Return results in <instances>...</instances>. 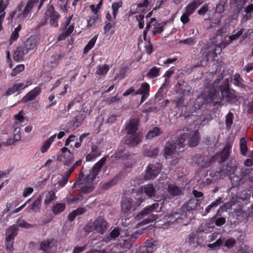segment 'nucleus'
<instances>
[{
  "label": "nucleus",
  "instance_id": "f257e3e1",
  "mask_svg": "<svg viewBox=\"0 0 253 253\" xmlns=\"http://www.w3.org/2000/svg\"><path fill=\"white\" fill-rule=\"evenodd\" d=\"M222 77H219L211 85V89L207 94L204 96L206 103L212 106L219 105L222 100L227 102H232L237 100L234 91H231L229 88L228 79L225 80L224 84L218 85Z\"/></svg>",
  "mask_w": 253,
  "mask_h": 253
},
{
  "label": "nucleus",
  "instance_id": "f03ea898",
  "mask_svg": "<svg viewBox=\"0 0 253 253\" xmlns=\"http://www.w3.org/2000/svg\"><path fill=\"white\" fill-rule=\"evenodd\" d=\"M108 156L102 158L93 167L91 171L84 178H83L84 174L81 172L77 179L74 184L72 189H75L80 187L83 193L84 194L89 193L92 192L94 186L92 181L95 179L96 176L100 170L101 168L105 163Z\"/></svg>",
  "mask_w": 253,
  "mask_h": 253
},
{
  "label": "nucleus",
  "instance_id": "7ed1b4c3",
  "mask_svg": "<svg viewBox=\"0 0 253 253\" xmlns=\"http://www.w3.org/2000/svg\"><path fill=\"white\" fill-rule=\"evenodd\" d=\"M161 211L162 207H148L137 214L135 218L137 220L143 219L139 224L144 225L158 219L159 215L157 213Z\"/></svg>",
  "mask_w": 253,
  "mask_h": 253
},
{
  "label": "nucleus",
  "instance_id": "20e7f679",
  "mask_svg": "<svg viewBox=\"0 0 253 253\" xmlns=\"http://www.w3.org/2000/svg\"><path fill=\"white\" fill-rule=\"evenodd\" d=\"M45 14L46 17H49V23L51 27H57L58 26V20L60 17V15L57 11H55L52 5L48 7Z\"/></svg>",
  "mask_w": 253,
  "mask_h": 253
},
{
  "label": "nucleus",
  "instance_id": "39448f33",
  "mask_svg": "<svg viewBox=\"0 0 253 253\" xmlns=\"http://www.w3.org/2000/svg\"><path fill=\"white\" fill-rule=\"evenodd\" d=\"M161 167L160 163L149 165L146 169V174L144 176L145 179L150 180L155 178L160 173Z\"/></svg>",
  "mask_w": 253,
  "mask_h": 253
},
{
  "label": "nucleus",
  "instance_id": "423d86ee",
  "mask_svg": "<svg viewBox=\"0 0 253 253\" xmlns=\"http://www.w3.org/2000/svg\"><path fill=\"white\" fill-rule=\"evenodd\" d=\"M238 167V164L235 160H231L226 166V168L224 170L217 171L216 175H220V176H224L226 174L231 175L234 174V172L237 169Z\"/></svg>",
  "mask_w": 253,
  "mask_h": 253
},
{
  "label": "nucleus",
  "instance_id": "0eeeda50",
  "mask_svg": "<svg viewBox=\"0 0 253 253\" xmlns=\"http://www.w3.org/2000/svg\"><path fill=\"white\" fill-rule=\"evenodd\" d=\"M231 148V144L227 143L221 152L217 153L211 158V161L218 160L219 162H222L225 161L228 157Z\"/></svg>",
  "mask_w": 253,
  "mask_h": 253
},
{
  "label": "nucleus",
  "instance_id": "6e6552de",
  "mask_svg": "<svg viewBox=\"0 0 253 253\" xmlns=\"http://www.w3.org/2000/svg\"><path fill=\"white\" fill-rule=\"evenodd\" d=\"M129 134V136L125 137V143L126 145L130 147H135L141 141L143 136L141 133Z\"/></svg>",
  "mask_w": 253,
  "mask_h": 253
},
{
  "label": "nucleus",
  "instance_id": "1a4fd4ad",
  "mask_svg": "<svg viewBox=\"0 0 253 253\" xmlns=\"http://www.w3.org/2000/svg\"><path fill=\"white\" fill-rule=\"evenodd\" d=\"M39 43V39L37 37L31 36L29 38L24 42L23 46L25 52L28 53L30 52L35 50L37 49Z\"/></svg>",
  "mask_w": 253,
  "mask_h": 253
},
{
  "label": "nucleus",
  "instance_id": "9d476101",
  "mask_svg": "<svg viewBox=\"0 0 253 253\" xmlns=\"http://www.w3.org/2000/svg\"><path fill=\"white\" fill-rule=\"evenodd\" d=\"M93 224L94 229L102 234L104 233L107 227V222L101 216L97 217Z\"/></svg>",
  "mask_w": 253,
  "mask_h": 253
},
{
  "label": "nucleus",
  "instance_id": "9b49d317",
  "mask_svg": "<svg viewBox=\"0 0 253 253\" xmlns=\"http://www.w3.org/2000/svg\"><path fill=\"white\" fill-rule=\"evenodd\" d=\"M138 126L139 120L138 119H132L126 124L125 131L128 134L136 133L138 130Z\"/></svg>",
  "mask_w": 253,
  "mask_h": 253
},
{
  "label": "nucleus",
  "instance_id": "f8f14e48",
  "mask_svg": "<svg viewBox=\"0 0 253 253\" xmlns=\"http://www.w3.org/2000/svg\"><path fill=\"white\" fill-rule=\"evenodd\" d=\"M210 56H211L213 58L217 56L216 48L211 49L208 52H204L202 54L203 59L200 62H198L196 67L206 66L209 61V57Z\"/></svg>",
  "mask_w": 253,
  "mask_h": 253
},
{
  "label": "nucleus",
  "instance_id": "ddd939ff",
  "mask_svg": "<svg viewBox=\"0 0 253 253\" xmlns=\"http://www.w3.org/2000/svg\"><path fill=\"white\" fill-rule=\"evenodd\" d=\"M39 0H29L25 6L23 11L19 15L20 18H26L32 10L35 4L39 2Z\"/></svg>",
  "mask_w": 253,
  "mask_h": 253
},
{
  "label": "nucleus",
  "instance_id": "4468645a",
  "mask_svg": "<svg viewBox=\"0 0 253 253\" xmlns=\"http://www.w3.org/2000/svg\"><path fill=\"white\" fill-rule=\"evenodd\" d=\"M176 86L178 89V91L179 93L183 94H188L190 93L191 87L184 81L182 80H178Z\"/></svg>",
  "mask_w": 253,
  "mask_h": 253
},
{
  "label": "nucleus",
  "instance_id": "2eb2a0df",
  "mask_svg": "<svg viewBox=\"0 0 253 253\" xmlns=\"http://www.w3.org/2000/svg\"><path fill=\"white\" fill-rule=\"evenodd\" d=\"M209 162L208 160L205 161V158L199 154L195 155L193 158V162L201 168L209 166L210 163L212 161H211V159H209Z\"/></svg>",
  "mask_w": 253,
  "mask_h": 253
},
{
  "label": "nucleus",
  "instance_id": "dca6fc26",
  "mask_svg": "<svg viewBox=\"0 0 253 253\" xmlns=\"http://www.w3.org/2000/svg\"><path fill=\"white\" fill-rule=\"evenodd\" d=\"M51 240H46L42 241L40 245V249L43 251L44 253H55V248L52 246Z\"/></svg>",
  "mask_w": 253,
  "mask_h": 253
},
{
  "label": "nucleus",
  "instance_id": "f3484780",
  "mask_svg": "<svg viewBox=\"0 0 253 253\" xmlns=\"http://www.w3.org/2000/svg\"><path fill=\"white\" fill-rule=\"evenodd\" d=\"M204 1V0H193L191 3H189L185 8V12L188 14H192L196 9Z\"/></svg>",
  "mask_w": 253,
  "mask_h": 253
},
{
  "label": "nucleus",
  "instance_id": "a211bd4d",
  "mask_svg": "<svg viewBox=\"0 0 253 253\" xmlns=\"http://www.w3.org/2000/svg\"><path fill=\"white\" fill-rule=\"evenodd\" d=\"M176 145L173 142H168L167 143L165 148V153L166 156V159H168L169 156H171L176 152Z\"/></svg>",
  "mask_w": 253,
  "mask_h": 253
},
{
  "label": "nucleus",
  "instance_id": "6ab92c4d",
  "mask_svg": "<svg viewBox=\"0 0 253 253\" xmlns=\"http://www.w3.org/2000/svg\"><path fill=\"white\" fill-rule=\"evenodd\" d=\"M41 92V88L39 86L36 87L34 89L29 92L24 97L25 101H29L34 100Z\"/></svg>",
  "mask_w": 253,
  "mask_h": 253
},
{
  "label": "nucleus",
  "instance_id": "aec40b11",
  "mask_svg": "<svg viewBox=\"0 0 253 253\" xmlns=\"http://www.w3.org/2000/svg\"><path fill=\"white\" fill-rule=\"evenodd\" d=\"M120 234V230L119 228H111L110 229V233L109 235L105 237L102 241L105 242H109L112 240L115 239Z\"/></svg>",
  "mask_w": 253,
  "mask_h": 253
},
{
  "label": "nucleus",
  "instance_id": "412c9836",
  "mask_svg": "<svg viewBox=\"0 0 253 253\" xmlns=\"http://www.w3.org/2000/svg\"><path fill=\"white\" fill-rule=\"evenodd\" d=\"M23 47H18L14 51L13 58L16 61H21L23 60L24 55L27 54Z\"/></svg>",
  "mask_w": 253,
  "mask_h": 253
},
{
  "label": "nucleus",
  "instance_id": "4be33fe9",
  "mask_svg": "<svg viewBox=\"0 0 253 253\" xmlns=\"http://www.w3.org/2000/svg\"><path fill=\"white\" fill-rule=\"evenodd\" d=\"M86 211L87 209L85 208L82 207H78L69 214L68 218L69 220L73 221L76 216L84 214Z\"/></svg>",
  "mask_w": 253,
  "mask_h": 253
},
{
  "label": "nucleus",
  "instance_id": "5701e85b",
  "mask_svg": "<svg viewBox=\"0 0 253 253\" xmlns=\"http://www.w3.org/2000/svg\"><path fill=\"white\" fill-rule=\"evenodd\" d=\"M17 230L16 225H12L9 227L6 231L5 239L13 240L17 234Z\"/></svg>",
  "mask_w": 253,
  "mask_h": 253
},
{
  "label": "nucleus",
  "instance_id": "b1692460",
  "mask_svg": "<svg viewBox=\"0 0 253 253\" xmlns=\"http://www.w3.org/2000/svg\"><path fill=\"white\" fill-rule=\"evenodd\" d=\"M8 4V0L6 1L5 2H4L3 0H0V31L1 29L2 22L3 20L5 15L4 10L6 8Z\"/></svg>",
  "mask_w": 253,
  "mask_h": 253
},
{
  "label": "nucleus",
  "instance_id": "393cba45",
  "mask_svg": "<svg viewBox=\"0 0 253 253\" xmlns=\"http://www.w3.org/2000/svg\"><path fill=\"white\" fill-rule=\"evenodd\" d=\"M200 140V135L198 130H196L188 140L189 145L191 147L196 146Z\"/></svg>",
  "mask_w": 253,
  "mask_h": 253
},
{
  "label": "nucleus",
  "instance_id": "a878e982",
  "mask_svg": "<svg viewBox=\"0 0 253 253\" xmlns=\"http://www.w3.org/2000/svg\"><path fill=\"white\" fill-rule=\"evenodd\" d=\"M163 131L158 127H154L152 130L148 131L146 135V138L151 139L153 138L158 136L162 134Z\"/></svg>",
  "mask_w": 253,
  "mask_h": 253
},
{
  "label": "nucleus",
  "instance_id": "bb28decb",
  "mask_svg": "<svg viewBox=\"0 0 253 253\" xmlns=\"http://www.w3.org/2000/svg\"><path fill=\"white\" fill-rule=\"evenodd\" d=\"M232 80H233V84L240 87L246 88V85L243 83V79L241 78L239 74H235L233 76Z\"/></svg>",
  "mask_w": 253,
  "mask_h": 253
},
{
  "label": "nucleus",
  "instance_id": "cd10ccee",
  "mask_svg": "<svg viewBox=\"0 0 253 253\" xmlns=\"http://www.w3.org/2000/svg\"><path fill=\"white\" fill-rule=\"evenodd\" d=\"M169 193L173 196L180 195L181 193V190L175 185L169 184L168 187Z\"/></svg>",
  "mask_w": 253,
  "mask_h": 253
},
{
  "label": "nucleus",
  "instance_id": "c85d7f7f",
  "mask_svg": "<svg viewBox=\"0 0 253 253\" xmlns=\"http://www.w3.org/2000/svg\"><path fill=\"white\" fill-rule=\"evenodd\" d=\"M142 190L144 191V193L148 196L151 197L155 194V189L152 184H147L144 185L142 188Z\"/></svg>",
  "mask_w": 253,
  "mask_h": 253
},
{
  "label": "nucleus",
  "instance_id": "c756f323",
  "mask_svg": "<svg viewBox=\"0 0 253 253\" xmlns=\"http://www.w3.org/2000/svg\"><path fill=\"white\" fill-rule=\"evenodd\" d=\"M20 124L19 123L16 122L13 124V127L14 128V139L16 141L21 139V132H20Z\"/></svg>",
  "mask_w": 253,
  "mask_h": 253
},
{
  "label": "nucleus",
  "instance_id": "7c9ffc66",
  "mask_svg": "<svg viewBox=\"0 0 253 253\" xmlns=\"http://www.w3.org/2000/svg\"><path fill=\"white\" fill-rule=\"evenodd\" d=\"M159 149L157 147H150L144 151V155L147 157H152L158 154Z\"/></svg>",
  "mask_w": 253,
  "mask_h": 253
},
{
  "label": "nucleus",
  "instance_id": "2f4dec72",
  "mask_svg": "<svg viewBox=\"0 0 253 253\" xmlns=\"http://www.w3.org/2000/svg\"><path fill=\"white\" fill-rule=\"evenodd\" d=\"M56 136V134H54L49 138L46 141L44 142L42 146L41 147V151L42 153L45 152L47 149L49 148L51 143L54 141V139Z\"/></svg>",
  "mask_w": 253,
  "mask_h": 253
},
{
  "label": "nucleus",
  "instance_id": "473e14b6",
  "mask_svg": "<svg viewBox=\"0 0 253 253\" xmlns=\"http://www.w3.org/2000/svg\"><path fill=\"white\" fill-rule=\"evenodd\" d=\"M246 14L244 15L243 19L245 21L252 18L251 13L253 12V3L249 4L245 8Z\"/></svg>",
  "mask_w": 253,
  "mask_h": 253
},
{
  "label": "nucleus",
  "instance_id": "72a5a7b5",
  "mask_svg": "<svg viewBox=\"0 0 253 253\" xmlns=\"http://www.w3.org/2000/svg\"><path fill=\"white\" fill-rule=\"evenodd\" d=\"M82 197L81 195H78L76 197L73 196L72 194H69L66 198L67 204H77V201L82 200Z\"/></svg>",
  "mask_w": 253,
  "mask_h": 253
},
{
  "label": "nucleus",
  "instance_id": "f704fd0d",
  "mask_svg": "<svg viewBox=\"0 0 253 253\" xmlns=\"http://www.w3.org/2000/svg\"><path fill=\"white\" fill-rule=\"evenodd\" d=\"M251 169H248L246 168H242L240 171V176L242 181H244V183L250 180V175Z\"/></svg>",
  "mask_w": 253,
  "mask_h": 253
},
{
  "label": "nucleus",
  "instance_id": "c9c22d12",
  "mask_svg": "<svg viewBox=\"0 0 253 253\" xmlns=\"http://www.w3.org/2000/svg\"><path fill=\"white\" fill-rule=\"evenodd\" d=\"M56 197L55 192L53 191H49L45 195L44 204L46 205L50 204L52 201L56 200Z\"/></svg>",
  "mask_w": 253,
  "mask_h": 253
},
{
  "label": "nucleus",
  "instance_id": "e433bc0d",
  "mask_svg": "<svg viewBox=\"0 0 253 253\" xmlns=\"http://www.w3.org/2000/svg\"><path fill=\"white\" fill-rule=\"evenodd\" d=\"M165 24L164 23H160L156 22L154 24V28L153 29V30L152 31L153 36H154L157 34L161 33L164 30L163 28L165 26Z\"/></svg>",
  "mask_w": 253,
  "mask_h": 253
},
{
  "label": "nucleus",
  "instance_id": "4c0bfd02",
  "mask_svg": "<svg viewBox=\"0 0 253 253\" xmlns=\"http://www.w3.org/2000/svg\"><path fill=\"white\" fill-rule=\"evenodd\" d=\"M149 91V85L147 83H143L140 87L136 90L135 94H148Z\"/></svg>",
  "mask_w": 253,
  "mask_h": 253
},
{
  "label": "nucleus",
  "instance_id": "58836bf2",
  "mask_svg": "<svg viewBox=\"0 0 253 253\" xmlns=\"http://www.w3.org/2000/svg\"><path fill=\"white\" fill-rule=\"evenodd\" d=\"M229 177L233 186H237L244 183V181L241 178L240 175L239 176H236L232 174L229 175Z\"/></svg>",
  "mask_w": 253,
  "mask_h": 253
},
{
  "label": "nucleus",
  "instance_id": "ea45409f",
  "mask_svg": "<svg viewBox=\"0 0 253 253\" xmlns=\"http://www.w3.org/2000/svg\"><path fill=\"white\" fill-rule=\"evenodd\" d=\"M109 70V67L106 64L99 65L97 67L96 73L100 76L104 75L108 72Z\"/></svg>",
  "mask_w": 253,
  "mask_h": 253
},
{
  "label": "nucleus",
  "instance_id": "a19ab883",
  "mask_svg": "<svg viewBox=\"0 0 253 253\" xmlns=\"http://www.w3.org/2000/svg\"><path fill=\"white\" fill-rule=\"evenodd\" d=\"M160 69L156 67H153L150 69L148 72L147 76L150 78L157 77L159 75Z\"/></svg>",
  "mask_w": 253,
  "mask_h": 253
},
{
  "label": "nucleus",
  "instance_id": "79ce46f5",
  "mask_svg": "<svg viewBox=\"0 0 253 253\" xmlns=\"http://www.w3.org/2000/svg\"><path fill=\"white\" fill-rule=\"evenodd\" d=\"M240 151L243 155H246L248 150L247 142L244 138H242L240 141Z\"/></svg>",
  "mask_w": 253,
  "mask_h": 253
},
{
  "label": "nucleus",
  "instance_id": "37998d69",
  "mask_svg": "<svg viewBox=\"0 0 253 253\" xmlns=\"http://www.w3.org/2000/svg\"><path fill=\"white\" fill-rule=\"evenodd\" d=\"M120 244H122L123 247L125 248H129L131 245L130 237L128 235H126V236L124 237H121Z\"/></svg>",
  "mask_w": 253,
  "mask_h": 253
},
{
  "label": "nucleus",
  "instance_id": "c03bdc74",
  "mask_svg": "<svg viewBox=\"0 0 253 253\" xmlns=\"http://www.w3.org/2000/svg\"><path fill=\"white\" fill-rule=\"evenodd\" d=\"M97 38L96 37H94L92 38L87 44L85 46L84 49V54L87 53L89 50H90L92 47L94 46V44L96 42Z\"/></svg>",
  "mask_w": 253,
  "mask_h": 253
},
{
  "label": "nucleus",
  "instance_id": "a18cd8bd",
  "mask_svg": "<svg viewBox=\"0 0 253 253\" xmlns=\"http://www.w3.org/2000/svg\"><path fill=\"white\" fill-rule=\"evenodd\" d=\"M156 250V244L154 242H148L146 243L145 253H153Z\"/></svg>",
  "mask_w": 253,
  "mask_h": 253
},
{
  "label": "nucleus",
  "instance_id": "49530a36",
  "mask_svg": "<svg viewBox=\"0 0 253 253\" xmlns=\"http://www.w3.org/2000/svg\"><path fill=\"white\" fill-rule=\"evenodd\" d=\"M184 98L183 96L172 101V103L175 105V107L180 108L184 106Z\"/></svg>",
  "mask_w": 253,
  "mask_h": 253
},
{
  "label": "nucleus",
  "instance_id": "de8ad7c7",
  "mask_svg": "<svg viewBox=\"0 0 253 253\" xmlns=\"http://www.w3.org/2000/svg\"><path fill=\"white\" fill-rule=\"evenodd\" d=\"M196 42V39L195 38H189L179 42V43L187 44L188 45H193Z\"/></svg>",
  "mask_w": 253,
  "mask_h": 253
},
{
  "label": "nucleus",
  "instance_id": "09e8293b",
  "mask_svg": "<svg viewBox=\"0 0 253 253\" xmlns=\"http://www.w3.org/2000/svg\"><path fill=\"white\" fill-rule=\"evenodd\" d=\"M195 234L194 233H191L188 236L187 240V241L191 245H193L194 246H197L199 244L198 243V241L195 240Z\"/></svg>",
  "mask_w": 253,
  "mask_h": 253
},
{
  "label": "nucleus",
  "instance_id": "8fccbe9b",
  "mask_svg": "<svg viewBox=\"0 0 253 253\" xmlns=\"http://www.w3.org/2000/svg\"><path fill=\"white\" fill-rule=\"evenodd\" d=\"M122 6V2H115L112 4V7L113 9V15L114 19L116 18V16L118 11L119 8L121 7Z\"/></svg>",
  "mask_w": 253,
  "mask_h": 253
},
{
  "label": "nucleus",
  "instance_id": "3c124183",
  "mask_svg": "<svg viewBox=\"0 0 253 253\" xmlns=\"http://www.w3.org/2000/svg\"><path fill=\"white\" fill-rule=\"evenodd\" d=\"M25 67L24 65L21 64L17 65L12 71L11 73V76L12 77L15 76L17 74L20 73L24 70Z\"/></svg>",
  "mask_w": 253,
  "mask_h": 253
},
{
  "label": "nucleus",
  "instance_id": "603ef678",
  "mask_svg": "<svg viewBox=\"0 0 253 253\" xmlns=\"http://www.w3.org/2000/svg\"><path fill=\"white\" fill-rule=\"evenodd\" d=\"M188 137L189 134L187 133H184L183 134L181 135L178 140V145L181 147H183L184 146V143Z\"/></svg>",
  "mask_w": 253,
  "mask_h": 253
},
{
  "label": "nucleus",
  "instance_id": "864d4df0",
  "mask_svg": "<svg viewBox=\"0 0 253 253\" xmlns=\"http://www.w3.org/2000/svg\"><path fill=\"white\" fill-rule=\"evenodd\" d=\"M129 70V68L128 67H124L122 68L120 70L119 73L116 75L115 79H117L118 78H123L125 77L126 73Z\"/></svg>",
  "mask_w": 253,
  "mask_h": 253
},
{
  "label": "nucleus",
  "instance_id": "5fc2aeb1",
  "mask_svg": "<svg viewBox=\"0 0 253 253\" xmlns=\"http://www.w3.org/2000/svg\"><path fill=\"white\" fill-rule=\"evenodd\" d=\"M16 226H19L24 228H30L33 227V226L31 224H29L23 220H19L17 222Z\"/></svg>",
  "mask_w": 253,
  "mask_h": 253
},
{
  "label": "nucleus",
  "instance_id": "6e6d98bb",
  "mask_svg": "<svg viewBox=\"0 0 253 253\" xmlns=\"http://www.w3.org/2000/svg\"><path fill=\"white\" fill-rule=\"evenodd\" d=\"M74 161V155L72 153H69L68 154V155L66 156H65V165L66 166H69L70 164H71Z\"/></svg>",
  "mask_w": 253,
  "mask_h": 253
},
{
  "label": "nucleus",
  "instance_id": "4d7b16f0",
  "mask_svg": "<svg viewBox=\"0 0 253 253\" xmlns=\"http://www.w3.org/2000/svg\"><path fill=\"white\" fill-rule=\"evenodd\" d=\"M117 182V180L116 178L111 180L110 181L107 182L105 183H104L102 185V188L104 190H107L110 188L113 185H115Z\"/></svg>",
  "mask_w": 253,
  "mask_h": 253
},
{
  "label": "nucleus",
  "instance_id": "13d9d810",
  "mask_svg": "<svg viewBox=\"0 0 253 253\" xmlns=\"http://www.w3.org/2000/svg\"><path fill=\"white\" fill-rule=\"evenodd\" d=\"M233 115L229 112L226 117L225 124L227 126H230L233 123Z\"/></svg>",
  "mask_w": 253,
  "mask_h": 253
},
{
  "label": "nucleus",
  "instance_id": "bf43d9fd",
  "mask_svg": "<svg viewBox=\"0 0 253 253\" xmlns=\"http://www.w3.org/2000/svg\"><path fill=\"white\" fill-rule=\"evenodd\" d=\"M211 224H213L215 223V224L217 226H220L223 225L225 223V219L223 217L218 218L214 220L211 221Z\"/></svg>",
  "mask_w": 253,
  "mask_h": 253
},
{
  "label": "nucleus",
  "instance_id": "052dcab7",
  "mask_svg": "<svg viewBox=\"0 0 253 253\" xmlns=\"http://www.w3.org/2000/svg\"><path fill=\"white\" fill-rule=\"evenodd\" d=\"M23 6V5L22 3H20L17 7L15 11H12L11 13H9V16L8 18V20L10 22H11L13 20V17L14 15L15 14L17 11H20L21 9L22 8Z\"/></svg>",
  "mask_w": 253,
  "mask_h": 253
},
{
  "label": "nucleus",
  "instance_id": "680f3d73",
  "mask_svg": "<svg viewBox=\"0 0 253 253\" xmlns=\"http://www.w3.org/2000/svg\"><path fill=\"white\" fill-rule=\"evenodd\" d=\"M236 243L235 239L231 238L227 239L224 243V246L228 248H231L234 246Z\"/></svg>",
  "mask_w": 253,
  "mask_h": 253
},
{
  "label": "nucleus",
  "instance_id": "e2e57ef3",
  "mask_svg": "<svg viewBox=\"0 0 253 253\" xmlns=\"http://www.w3.org/2000/svg\"><path fill=\"white\" fill-rule=\"evenodd\" d=\"M178 214L177 213H175L174 214H171L170 215H167L166 216V220H168L169 222H173L175 221V220L177 219L178 218Z\"/></svg>",
  "mask_w": 253,
  "mask_h": 253
},
{
  "label": "nucleus",
  "instance_id": "0e129e2a",
  "mask_svg": "<svg viewBox=\"0 0 253 253\" xmlns=\"http://www.w3.org/2000/svg\"><path fill=\"white\" fill-rule=\"evenodd\" d=\"M222 244V240L220 239H218L215 242L212 243V244H209L208 245V247L210 248V249H215L217 247H219L220 246H221Z\"/></svg>",
  "mask_w": 253,
  "mask_h": 253
},
{
  "label": "nucleus",
  "instance_id": "69168bd1",
  "mask_svg": "<svg viewBox=\"0 0 253 253\" xmlns=\"http://www.w3.org/2000/svg\"><path fill=\"white\" fill-rule=\"evenodd\" d=\"M191 14H188L187 12L184 13L180 18V21L183 24H185L189 22L190 20L189 16Z\"/></svg>",
  "mask_w": 253,
  "mask_h": 253
},
{
  "label": "nucleus",
  "instance_id": "338daca9",
  "mask_svg": "<svg viewBox=\"0 0 253 253\" xmlns=\"http://www.w3.org/2000/svg\"><path fill=\"white\" fill-rule=\"evenodd\" d=\"M131 199L129 197H123L121 201V206H131Z\"/></svg>",
  "mask_w": 253,
  "mask_h": 253
},
{
  "label": "nucleus",
  "instance_id": "774afa93",
  "mask_svg": "<svg viewBox=\"0 0 253 253\" xmlns=\"http://www.w3.org/2000/svg\"><path fill=\"white\" fill-rule=\"evenodd\" d=\"M13 242H14L13 240L5 239V244H6V249L9 252H12L13 250Z\"/></svg>",
  "mask_w": 253,
  "mask_h": 253
}]
</instances>
